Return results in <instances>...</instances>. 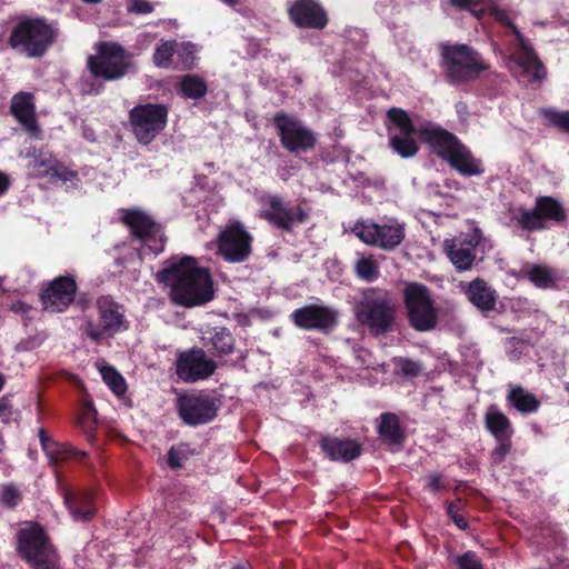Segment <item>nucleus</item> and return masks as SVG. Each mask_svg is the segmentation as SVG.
<instances>
[{"label":"nucleus","instance_id":"nucleus-11","mask_svg":"<svg viewBox=\"0 0 569 569\" xmlns=\"http://www.w3.org/2000/svg\"><path fill=\"white\" fill-rule=\"evenodd\" d=\"M168 107L162 103H143L129 111V126L134 138L141 144H150L166 128Z\"/></svg>","mask_w":569,"mask_h":569},{"label":"nucleus","instance_id":"nucleus-17","mask_svg":"<svg viewBox=\"0 0 569 569\" xmlns=\"http://www.w3.org/2000/svg\"><path fill=\"white\" fill-rule=\"evenodd\" d=\"M290 318L300 329L328 335L338 326L339 311L326 305L310 303L293 310Z\"/></svg>","mask_w":569,"mask_h":569},{"label":"nucleus","instance_id":"nucleus-60","mask_svg":"<svg viewBox=\"0 0 569 569\" xmlns=\"http://www.w3.org/2000/svg\"><path fill=\"white\" fill-rule=\"evenodd\" d=\"M527 305H529V301L527 299H521V298H518L517 300L513 301V305L512 307L513 308H525Z\"/></svg>","mask_w":569,"mask_h":569},{"label":"nucleus","instance_id":"nucleus-53","mask_svg":"<svg viewBox=\"0 0 569 569\" xmlns=\"http://www.w3.org/2000/svg\"><path fill=\"white\" fill-rule=\"evenodd\" d=\"M400 369L406 376L415 377L420 372V365L411 360H401Z\"/></svg>","mask_w":569,"mask_h":569},{"label":"nucleus","instance_id":"nucleus-33","mask_svg":"<svg viewBox=\"0 0 569 569\" xmlns=\"http://www.w3.org/2000/svg\"><path fill=\"white\" fill-rule=\"evenodd\" d=\"M26 157L30 159L27 164L29 176L36 178H50V174L57 162V159L52 156V153L33 148L27 151Z\"/></svg>","mask_w":569,"mask_h":569},{"label":"nucleus","instance_id":"nucleus-28","mask_svg":"<svg viewBox=\"0 0 569 569\" xmlns=\"http://www.w3.org/2000/svg\"><path fill=\"white\" fill-rule=\"evenodd\" d=\"M124 223L130 228L132 234L146 244L159 233V227L144 212L130 210L123 217Z\"/></svg>","mask_w":569,"mask_h":569},{"label":"nucleus","instance_id":"nucleus-38","mask_svg":"<svg viewBox=\"0 0 569 569\" xmlns=\"http://www.w3.org/2000/svg\"><path fill=\"white\" fill-rule=\"evenodd\" d=\"M198 48L194 43L189 41L177 42L176 56L180 69L190 70L196 66Z\"/></svg>","mask_w":569,"mask_h":569},{"label":"nucleus","instance_id":"nucleus-1","mask_svg":"<svg viewBox=\"0 0 569 569\" xmlns=\"http://www.w3.org/2000/svg\"><path fill=\"white\" fill-rule=\"evenodd\" d=\"M157 280L170 287L171 300L184 308L203 306L214 298L210 271L191 256L172 257Z\"/></svg>","mask_w":569,"mask_h":569},{"label":"nucleus","instance_id":"nucleus-18","mask_svg":"<svg viewBox=\"0 0 569 569\" xmlns=\"http://www.w3.org/2000/svg\"><path fill=\"white\" fill-rule=\"evenodd\" d=\"M251 253V237L240 223L227 227L218 238V254L231 263L247 260Z\"/></svg>","mask_w":569,"mask_h":569},{"label":"nucleus","instance_id":"nucleus-6","mask_svg":"<svg viewBox=\"0 0 569 569\" xmlns=\"http://www.w3.org/2000/svg\"><path fill=\"white\" fill-rule=\"evenodd\" d=\"M88 66L91 77L82 80L81 91L87 94H98L102 87L100 84L96 88L93 81L97 78L108 81L123 78L129 69V56L117 42H101L97 48V56L89 58Z\"/></svg>","mask_w":569,"mask_h":569},{"label":"nucleus","instance_id":"nucleus-40","mask_svg":"<svg viewBox=\"0 0 569 569\" xmlns=\"http://www.w3.org/2000/svg\"><path fill=\"white\" fill-rule=\"evenodd\" d=\"M100 373L103 382L110 388V390L114 395L122 396L126 393V380L113 367L103 366L100 368Z\"/></svg>","mask_w":569,"mask_h":569},{"label":"nucleus","instance_id":"nucleus-4","mask_svg":"<svg viewBox=\"0 0 569 569\" xmlns=\"http://www.w3.org/2000/svg\"><path fill=\"white\" fill-rule=\"evenodd\" d=\"M17 550L31 569H62L56 547L36 522H26L18 530Z\"/></svg>","mask_w":569,"mask_h":569},{"label":"nucleus","instance_id":"nucleus-47","mask_svg":"<svg viewBox=\"0 0 569 569\" xmlns=\"http://www.w3.org/2000/svg\"><path fill=\"white\" fill-rule=\"evenodd\" d=\"M451 4L458 9L469 10L476 17H480L483 13V9L477 10L479 4H488L490 0H450Z\"/></svg>","mask_w":569,"mask_h":569},{"label":"nucleus","instance_id":"nucleus-15","mask_svg":"<svg viewBox=\"0 0 569 569\" xmlns=\"http://www.w3.org/2000/svg\"><path fill=\"white\" fill-rule=\"evenodd\" d=\"M389 144L402 158L413 157L418 152L415 140L416 130L408 113L399 108H390L387 112Z\"/></svg>","mask_w":569,"mask_h":569},{"label":"nucleus","instance_id":"nucleus-7","mask_svg":"<svg viewBox=\"0 0 569 569\" xmlns=\"http://www.w3.org/2000/svg\"><path fill=\"white\" fill-rule=\"evenodd\" d=\"M56 29L40 18H22L12 28L9 46L28 58H41L56 39Z\"/></svg>","mask_w":569,"mask_h":569},{"label":"nucleus","instance_id":"nucleus-10","mask_svg":"<svg viewBox=\"0 0 569 569\" xmlns=\"http://www.w3.org/2000/svg\"><path fill=\"white\" fill-rule=\"evenodd\" d=\"M510 213L511 221L527 231L542 230L547 228L548 222L560 224L567 220V210L552 197H539L533 208L518 207Z\"/></svg>","mask_w":569,"mask_h":569},{"label":"nucleus","instance_id":"nucleus-21","mask_svg":"<svg viewBox=\"0 0 569 569\" xmlns=\"http://www.w3.org/2000/svg\"><path fill=\"white\" fill-rule=\"evenodd\" d=\"M77 283L72 277H58L41 292V301L46 310L62 312L74 300Z\"/></svg>","mask_w":569,"mask_h":569},{"label":"nucleus","instance_id":"nucleus-64","mask_svg":"<svg viewBox=\"0 0 569 569\" xmlns=\"http://www.w3.org/2000/svg\"><path fill=\"white\" fill-rule=\"evenodd\" d=\"M223 3L232 6L234 4V0H221Z\"/></svg>","mask_w":569,"mask_h":569},{"label":"nucleus","instance_id":"nucleus-19","mask_svg":"<svg viewBox=\"0 0 569 569\" xmlns=\"http://www.w3.org/2000/svg\"><path fill=\"white\" fill-rule=\"evenodd\" d=\"M216 368V362L199 348L181 352L176 362V373L186 382L204 380L213 375Z\"/></svg>","mask_w":569,"mask_h":569},{"label":"nucleus","instance_id":"nucleus-9","mask_svg":"<svg viewBox=\"0 0 569 569\" xmlns=\"http://www.w3.org/2000/svg\"><path fill=\"white\" fill-rule=\"evenodd\" d=\"M403 303L409 325L417 331L436 328L438 313L430 290L422 283L409 282L403 289Z\"/></svg>","mask_w":569,"mask_h":569},{"label":"nucleus","instance_id":"nucleus-48","mask_svg":"<svg viewBox=\"0 0 569 569\" xmlns=\"http://www.w3.org/2000/svg\"><path fill=\"white\" fill-rule=\"evenodd\" d=\"M458 569H483L482 563L475 552L468 551L457 559Z\"/></svg>","mask_w":569,"mask_h":569},{"label":"nucleus","instance_id":"nucleus-54","mask_svg":"<svg viewBox=\"0 0 569 569\" xmlns=\"http://www.w3.org/2000/svg\"><path fill=\"white\" fill-rule=\"evenodd\" d=\"M426 481H427L426 487L428 488V490H430L432 492L440 491L445 488V485L441 480V476L439 473L429 475L427 477Z\"/></svg>","mask_w":569,"mask_h":569},{"label":"nucleus","instance_id":"nucleus-31","mask_svg":"<svg viewBox=\"0 0 569 569\" xmlns=\"http://www.w3.org/2000/svg\"><path fill=\"white\" fill-rule=\"evenodd\" d=\"M485 427L495 439H507L513 435L509 418L496 405L488 407L485 415Z\"/></svg>","mask_w":569,"mask_h":569},{"label":"nucleus","instance_id":"nucleus-63","mask_svg":"<svg viewBox=\"0 0 569 569\" xmlns=\"http://www.w3.org/2000/svg\"><path fill=\"white\" fill-rule=\"evenodd\" d=\"M150 249H151L156 254H157V253H159L160 251H162V247H160V248H152V247H150Z\"/></svg>","mask_w":569,"mask_h":569},{"label":"nucleus","instance_id":"nucleus-61","mask_svg":"<svg viewBox=\"0 0 569 569\" xmlns=\"http://www.w3.org/2000/svg\"><path fill=\"white\" fill-rule=\"evenodd\" d=\"M456 326H457V328H456V332H457L458 335H462V333L465 332V327L462 326V323L457 322V325H456Z\"/></svg>","mask_w":569,"mask_h":569},{"label":"nucleus","instance_id":"nucleus-3","mask_svg":"<svg viewBox=\"0 0 569 569\" xmlns=\"http://www.w3.org/2000/svg\"><path fill=\"white\" fill-rule=\"evenodd\" d=\"M439 50L440 67L452 84L472 81L489 69L482 56L466 43L445 42L439 44Z\"/></svg>","mask_w":569,"mask_h":569},{"label":"nucleus","instance_id":"nucleus-37","mask_svg":"<svg viewBox=\"0 0 569 569\" xmlns=\"http://www.w3.org/2000/svg\"><path fill=\"white\" fill-rule=\"evenodd\" d=\"M355 271L359 279L367 282H373L380 276L378 263L371 254L358 253Z\"/></svg>","mask_w":569,"mask_h":569},{"label":"nucleus","instance_id":"nucleus-50","mask_svg":"<svg viewBox=\"0 0 569 569\" xmlns=\"http://www.w3.org/2000/svg\"><path fill=\"white\" fill-rule=\"evenodd\" d=\"M447 513L459 529L465 530L468 527L467 520L459 515L458 503L449 502L447 506Z\"/></svg>","mask_w":569,"mask_h":569},{"label":"nucleus","instance_id":"nucleus-30","mask_svg":"<svg viewBox=\"0 0 569 569\" xmlns=\"http://www.w3.org/2000/svg\"><path fill=\"white\" fill-rule=\"evenodd\" d=\"M63 501L73 519L77 521H89L96 513L89 493H74L63 490Z\"/></svg>","mask_w":569,"mask_h":569},{"label":"nucleus","instance_id":"nucleus-23","mask_svg":"<svg viewBox=\"0 0 569 569\" xmlns=\"http://www.w3.org/2000/svg\"><path fill=\"white\" fill-rule=\"evenodd\" d=\"M289 16L300 28L322 29L328 22L327 13L317 0H296L289 7Z\"/></svg>","mask_w":569,"mask_h":569},{"label":"nucleus","instance_id":"nucleus-2","mask_svg":"<svg viewBox=\"0 0 569 569\" xmlns=\"http://www.w3.org/2000/svg\"><path fill=\"white\" fill-rule=\"evenodd\" d=\"M397 311L392 293L382 288L363 289L353 306L358 323L376 337L395 330Z\"/></svg>","mask_w":569,"mask_h":569},{"label":"nucleus","instance_id":"nucleus-13","mask_svg":"<svg viewBox=\"0 0 569 569\" xmlns=\"http://www.w3.org/2000/svg\"><path fill=\"white\" fill-rule=\"evenodd\" d=\"M219 399L209 391L182 395L177 400L179 418L190 427L211 422L218 415Z\"/></svg>","mask_w":569,"mask_h":569},{"label":"nucleus","instance_id":"nucleus-16","mask_svg":"<svg viewBox=\"0 0 569 569\" xmlns=\"http://www.w3.org/2000/svg\"><path fill=\"white\" fill-rule=\"evenodd\" d=\"M483 240L482 232L479 228H473L468 233H461L451 239H446L443 249L458 271L470 270L473 264L482 257L478 258L479 247Z\"/></svg>","mask_w":569,"mask_h":569},{"label":"nucleus","instance_id":"nucleus-42","mask_svg":"<svg viewBox=\"0 0 569 569\" xmlns=\"http://www.w3.org/2000/svg\"><path fill=\"white\" fill-rule=\"evenodd\" d=\"M541 113L548 121L559 128L560 130L569 133V111H557L553 109H543Z\"/></svg>","mask_w":569,"mask_h":569},{"label":"nucleus","instance_id":"nucleus-52","mask_svg":"<svg viewBox=\"0 0 569 569\" xmlns=\"http://www.w3.org/2000/svg\"><path fill=\"white\" fill-rule=\"evenodd\" d=\"M42 342H43V339L40 336L28 337L26 339H22L17 345V350L18 351H30V350H33V349L40 347L42 345Z\"/></svg>","mask_w":569,"mask_h":569},{"label":"nucleus","instance_id":"nucleus-45","mask_svg":"<svg viewBox=\"0 0 569 569\" xmlns=\"http://www.w3.org/2000/svg\"><path fill=\"white\" fill-rule=\"evenodd\" d=\"M50 179L61 180L63 182H71L76 184L79 181L78 173L76 171L69 170L63 164H61L58 160L54 164V168L50 174Z\"/></svg>","mask_w":569,"mask_h":569},{"label":"nucleus","instance_id":"nucleus-25","mask_svg":"<svg viewBox=\"0 0 569 569\" xmlns=\"http://www.w3.org/2000/svg\"><path fill=\"white\" fill-rule=\"evenodd\" d=\"M320 448L330 460L339 462H350L362 451L361 443L357 440L330 436L320 440Z\"/></svg>","mask_w":569,"mask_h":569},{"label":"nucleus","instance_id":"nucleus-29","mask_svg":"<svg viewBox=\"0 0 569 569\" xmlns=\"http://www.w3.org/2000/svg\"><path fill=\"white\" fill-rule=\"evenodd\" d=\"M507 403L522 415L538 411L540 400L529 390L518 385H508Z\"/></svg>","mask_w":569,"mask_h":569},{"label":"nucleus","instance_id":"nucleus-22","mask_svg":"<svg viewBox=\"0 0 569 569\" xmlns=\"http://www.w3.org/2000/svg\"><path fill=\"white\" fill-rule=\"evenodd\" d=\"M417 132L420 139L428 143L432 152L445 161L461 142L453 133L430 122L419 127Z\"/></svg>","mask_w":569,"mask_h":569},{"label":"nucleus","instance_id":"nucleus-58","mask_svg":"<svg viewBox=\"0 0 569 569\" xmlns=\"http://www.w3.org/2000/svg\"><path fill=\"white\" fill-rule=\"evenodd\" d=\"M11 309L17 313H26L29 310V306L21 301H18L16 303H12Z\"/></svg>","mask_w":569,"mask_h":569},{"label":"nucleus","instance_id":"nucleus-24","mask_svg":"<svg viewBox=\"0 0 569 569\" xmlns=\"http://www.w3.org/2000/svg\"><path fill=\"white\" fill-rule=\"evenodd\" d=\"M10 111L28 134L39 138L41 130L36 119V106L32 93L19 92L14 94L11 99Z\"/></svg>","mask_w":569,"mask_h":569},{"label":"nucleus","instance_id":"nucleus-43","mask_svg":"<svg viewBox=\"0 0 569 569\" xmlns=\"http://www.w3.org/2000/svg\"><path fill=\"white\" fill-rule=\"evenodd\" d=\"M189 452L190 449L187 443L171 447L168 451V465L173 469L181 467L183 461L188 458Z\"/></svg>","mask_w":569,"mask_h":569},{"label":"nucleus","instance_id":"nucleus-20","mask_svg":"<svg viewBox=\"0 0 569 569\" xmlns=\"http://www.w3.org/2000/svg\"><path fill=\"white\" fill-rule=\"evenodd\" d=\"M263 204V218L279 229L291 231L307 219V212L300 206H288L278 196L267 197Z\"/></svg>","mask_w":569,"mask_h":569},{"label":"nucleus","instance_id":"nucleus-12","mask_svg":"<svg viewBox=\"0 0 569 569\" xmlns=\"http://www.w3.org/2000/svg\"><path fill=\"white\" fill-rule=\"evenodd\" d=\"M99 323L92 320L86 321V335L94 342L101 341L104 337H113L118 332L129 328L122 306L116 302L110 296H102L97 300Z\"/></svg>","mask_w":569,"mask_h":569},{"label":"nucleus","instance_id":"nucleus-26","mask_svg":"<svg viewBox=\"0 0 569 569\" xmlns=\"http://www.w3.org/2000/svg\"><path fill=\"white\" fill-rule=\"evenodd\" d=\"M463 292L468 300L482 313H488L495 310L498 293L497 291L483 279L476 278L468 284L462 286Z\"/></svg>","mask_w":569,"mask_h":569},{"label":"nucleus","instance_id":"nucleus-32","mask_svg":"<svg viewBox=\"0 0 569 569\" xmlns=\"http://www.w3.org/2000/svg\"><path fill=\"white\" fill-rule=\"evenodd\" d=\"M202 341L206 347L211 348L218 356L231 353L234 347L233 336L224 327H214L206 330L202 335Z\"/></svg>","mask_w":569,"mask_h":569},{"label":"nucleus","instance_id":"nucleus-57","mask_svg":"<svg viewBox=\"0 0 569 569\" xmlns=\"http://www.w3.org/2000/svg\"><path fill=\"white\" fill-rule=\"evenodd\" d=\"M38 437L41 445V448L46 447L51 440H53L43 428L38 430Z\"/></svg>","mask_w":569,"mask_h":569},{"label":"nucleus","instance_id":"nucleus-49","mask_svg":"<svg viewBox=\"0 0 569 569\" xmlns=\"http://www.w3.org/2000/svg\"><path fill=\"white\" fill-rule=\"evenodd\" d=\"M523 348H525V343L519 338L511 337V338L507 339V341H506L507 353L512 360H516L520 357V355L523 351Z\"/></svg>","mask_w":569,"mask_h":569},{"label":"nucleus","instance_id":"nucleus-46","mask_svg":"<svg viewBox=\"0 0 569 569\" xmlns=\"http://www.w3.org/2000/svg\"><path fill=\"white\" fill-rule=\"evenodd\" d=\"M497 446L492 450L491 461L495 465H500L505 461L507 455L511 449V438L507 439H496Z\"/></svg>","mask_w":569,"mask_h":569},{"label":"nucleus","instance_id":"nucleus-59","mask_svg":"<svg viewBox=\"0 0 569 569\" xmlns=\"http://www.w3.org/2000/svg\"><path fill=\"white\" fill-rule=\"evenodd\" d=\"M83 137L88 140V141H94L96 140V136H94V132L93 130L84 127L83 128Z\"/></svg>","mask_w":569,"mask_h":569},{"label":"nucleus","instance_id":"nucleus-34","mask_svg":"<svg viewBox=\"0 0 569 569\" xmlns=\"http://www.w3.org/2000/svg\"><path fill=\"white\" fill-rule=\"evenodd\" d=\"M523 276L537 288L550 289L556 286L559 277L552 268L542 264H528L522 269Z\"/></svg>","mask_w":569,"mask_h":569},{"label":"nucleus","instance_id":"nucleus-36","mask_svg":"<svg viewBox=\"0 0 569 569\" xmlns=\"http://www.w3.org/2000/svg\"><path fill=\"white\" fill-rule=\"evenodd\" d=\"M179 90L186 99L199 100L208 92L206 81L197 74H184L179 82Z\"/></svg>","mask_w":569,"mask_h":569},{"label":"nucleus","instance_id":"nucleus-8","mask_svg":"<svg viewBox=\"0 0 569 569\" xmlns=\"http://www.w3.org/2000/svg\"><path fill=\"white\" fill-rule=\"evenodd\" d=\"M351 232L368 246L392 251L406 237V223L396 218H383L378 222L361 219L353 224Z\"/></svg>","mask_w":569,"mask_h":569},{"label":"nucleus","instance_id":"nucleus-51","mask_svg":"<svg viewBox=\"0 0 569 569\" xmlns=\"http://www.w3.org/2000/svg\"><path fill=\"white\" fill-rule=\"evenodd\" d=\"M128 10L137 14H147L153 11V6L147 0H130Z\"/></svg>","mask_w":569,"mask_h":569},{"label":"nucleus","instance_id":"nucleus-14","mask_svg":"<svg viewBox=\"0 0 569 569\" xmlns=\"http://www.w3.org/2000/svg\"><path fill=\"white\" fill-rule=\"evenodd\" d=\"M273 123L281 146L289 152H306L315 147L317 142L315 132L295 116L278 112L273 117Z\"/></svg>","mask_w":569,"mask_h":569},{"label":"nucleus","instance_id":"nucleus-5","mask_svg":"<svg viewBox=\"0 0 569 569\" xmlns=\"http://www.w3.org/2000/svg\"><path fill=\"white\" fill-rule=\"evenodd\" d=\"M495 17L501 23L508 26L515 37L509 49V70L519 82L542 81L547 76V71L538 59L530 41L523 37L503 10H496Z\"/></svg>","mask_w":569,"mask_h":569},{"label":"nucleus","instance_id":"nucleus-62","mask_svg":"<svg viewBox=\"0 0 569 569\" xmlns=\"http://www.w3.org/2000/svg\"><path fill=\"white\" fill-rule=\"evenodd\" d=\"M232 569H249V567L244 563H238L233 566Z\"/></svg>","mask_w":569,"mask_h":569},{"label":"nucleus","instance_id":"nucleus-35","mask_svg":"<svg viewBox=\"0 0 569 569\" xmlns=\"http://www.w3.org/2000/svg\"><path fill=\"white\" fill-rule=\"evenodd\" d=\"M378 432L382 440L390 445H398L403 439L399 419L395 413L386 412L380 416Z\"/></svg>","mask_w":569,"mask_h":569},{"label":"nucleus","instance_id":"nucleus-55","mask_svg":"<svg viewBox=\"0 0 569 569\" xmlns=\"http://www.w3.org/2000/svg\"><path fill=\"white\" fill-rule=\"evenodd\" d=\"M12 405L8 397L0 398V418L7 420L11 417Z\"/></svg>","mask_w":569,"mask_h":569},{"label":"nucleus","instance_id":"nucleus-41","mask_svg":"<svg viewBox=\"0 0 569 569\" xmlns=\"http://www.w3.org/2000/svg\"><path fill=\"white\" fill-rule=\"evenodd\" d=\"M22 500V492L14 483L0 486V505L7 509H14Z\"/></svg>","mask_w":569,"mask_h":569},{"label":"nucleus","instance_id":"nucleus-44","mask_svg":"<svg viewBox=\"0 0 569 569\" xmlns=\"http://www.w3.org/2000/svg\"><path fill=\"white\" fill-rule=\"evenodd\" d=\"M47 458L49 459L50 465H57L61 460H63L67 456V449L64 445L59 443L54 440H51L47 443L46 447L42 448Z\"/></svg>","mask_w":569,"mask_h":569},{"label":"nucleus","instance_id":"nucleus-27","mask_svg":"<svg viewBox=\"0 0 569 569\" xmlns=\"http://www.w3.org/2000/svg\"><path fill=\"white\" fill-rule=\"evenodd\" d=\"M446 161L463 177L481 176L485 172L481 159L476 158L462 142L456 147V150L452 151Z\"/></svg>","mask_w":569,"mask_h":569},{"label":"nucleus","instance_id":"nucleus-39","mask_svg":"<svg viewBox=\"0 0 569 569\" xmlns=\"http://www.w3.org/2000/svg\"><path fill=\"white\" fill-rule=\"evenodd\" d=\"M176 40H161L160 43L157 44L153 53V63L158 68L168 69L171 67L172 57L176 54Z\"/></svg>","mask_w":569,"mask_h":569},{"label":"nucleus","instance_id":"nucleus-56","mask_svg":"<svg viewBox=\"0 0 569 569\" xmlns=\"http://www.w3.org/2000/svg\"><path fill=\"white\" fill-rule=\"evenodd\" d=\"M10 183L9 176L3 171H0V197L8 191Z\"/></svg>","mask_w":569,"mask_h":569}]
</instances>
